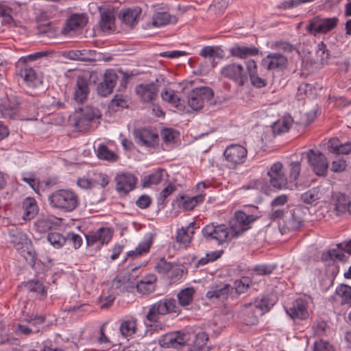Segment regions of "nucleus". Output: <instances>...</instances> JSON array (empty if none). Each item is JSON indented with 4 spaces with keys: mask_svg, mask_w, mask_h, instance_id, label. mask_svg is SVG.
<instances>
[{
    "mask_svg": "<svg viewBox=\"0 0 351 351\" xmlns=\"http://www.w3.org/2000/svg\"><path fill=\"white\" fill-rule=\"evenodd\" d=\"M313 351H335V350L328 341L319 340L315 342Z\"/></svg>",
    "mask_w": 351,
    "mask_h": 351,
    "instance_id": "obj_64",
    "label": "nucleus"
},
{
    "mask_svg": "<svg viewBox=\"0 0 351 351\" xmlns=\"http://www.w3.org/2000/svg\"><path fill=\"white\" fill-rule=\"evenodd\" d=\"M120 331L123 337H131L136 331V321L133 319L123 321L120 325Z\"/></svg>",
    "mask_w": 351,
    "mask_h": 351,
    "instance_id": "obj_48",
    "label": "nucleus"
},
{
    "mask_svg": "<svg viewBox=\"0 0 351 351\" xmlns=\"http://www.w3.org/2000/svg\"><path fill=\"white\" fill-rule=\"evenodd\" d=\"M293 123L291 116H285L281 119L274 122L271 126V130L274 135L281 134L287 132Z\"/></svg>",
    "mask_w": 351,
    "mask_h": 351,
    "instance_id": "obj_39",
    "label": "nucleus"
},
{
    "mask_svg": "<svg viewBox=\"0 0 351 351\" xmlns=\"http://www.w3.org/2000/svg\"><path fill=\"white\" fill-rule=\"evenodd\" d=\"M230 53L232 57L245 59L249 56H256L258 49L256 47H245L235 45L230 49Z\"/></svg>",
    "mask_w": 351,
    "mask_h": 351,
    "instance_id": "obj_32",
    "label": "nucleus"
},
{
    "mask_svg": "<svg viewBox=\"0 0 351 351\" xmlns=\"http://www.w3.org/2000/svg\"><path fill=\"white\" fill-rule=\"evenodd\" d=\"M199 55L204 58H223L224 51L219 46H206L202 49Z\"/></svg>",
    "mask_w": 351,
    "mask_h": 351,
    "instance_id": "obj_45",
    "label": "nucleus"
},
{
    "mask_svg": "<svg viewBox=\"0 0 351 351\" xmlns=\"http://www.w3.org/2000/svg\"><path fill=\"white\" fill-rule=\"evenodd\" d=\"M214 95L213 90L208 86L193 88L188 95L187 102L194 110L203 108L205 103L210 101Z\"/></svg>",
    "mask_w": 351,
    "mask_h": 351,
    "instance_id": "obj_7",
    "label": "nucleus"
},
{
    "mask_svg": "<svg viewBox=\"0 0 351 351\" xmlns=\"http://www.w3.org/2000/svg\"><path fill=\"white\" fill-rule=\"evenodd\" d=\"M112 238V232L108 228H100L94 232L86 235V245L92 247L96 245V250H99L104 244H108Z\"/></svg>",
    "mask_w": 351,
    "mask_h": 351,
    "instance_id": "obj_12",
    "label": "nucleus"
},
{
    "mask_svg": "<svg viewBox=\"0 0 351 351\" xmlns=\"http://www.w3.org/2000/svg\"><path fill=\"white\" fill-rule=\"evenodd\" d=\"M304 213L301 207H295L290 210V215L285 220L287 229L297 230L304 224Z\"/></svg>",
    "mask_w": 351,
    "mask_h": 351,
    "instance_id": "obj_25",
    "label": "nucleus"
},
{
    "mask_svg": "<svg viewBox=\"0 0 351 351\" xmlns=\"http://www.w3.org/2000/svg\"><path fill=\"white\" fill-rule=\"evenodd\" d=\"M135 93L141 102L149 104L157 98L158 87L154 82L140 84L135 87Z\"/></svg>",
    "mask_w": 351,
    "mask_h": 351,
    "instance_id": "obj_15",
    "label": "nucleus"
},
{
    "mask_svg": "<svg viewBox=\"0 0 351 351\" xmlns=\"http://www.w3.org/2000/svg\"><path fill=\"white\" fill-rule=\"evenodd\" d=\"M90 93V82L83 76H78L76 80L75 88L73 92V99L77 103L84 104Z\"/></svg>",
    "mask_w": 351,
    "mask_h": 351,
    "instance_id": "obj_23",
    "label": "nucleus"
},
{
    "mask_svg": "<svg viewBox=\"0 0 351 351\" xmlns=\"http://www.w3.org/2000/svg\"><path fill=\"white\" fill-rule=\"evenodd\" d=\"M116 189L119 193L128 194L132 191L136 184L137 178L131 173H121L115 178Z\"/></svg>",
    "mask_w": 351,
    "mask_h": 351,
    "instance_id": "obj_18",
    "label": "nucleus"
},
{
    "mask_svg": "<svg viewBox=\"0 0 351 351\" xmlns=\"http://www.w3.org/2000/svg\"><path fill=\"white\" fill-rule=\"evenodd\" d=\"M97 156L99 159L109 162H115L119 158L117 154L113 151L110 150L108 147L104 144H101L98 146L97 149Z\"/></svg>",
    "mask_w": 351,
    "mask_h": 351,
    "instance_id": "obj_43",
    "label": "nucleus"
},
{
    "mask_svg": "<svg viewBox=\"0 0 351 351\" xmlns=\"http://www.w3.org/2000/svg\"><path fill=\"white\" fill-rule=\"evenodd\" d=\"M221 77L228 79L239 86H243L247 81V75L242 64L230 63L223 66L220 71Z\"/></svg>",
    "mask_w": 351,
    "mask_h": 351,
    "instance_id": "obj_9",
    "label": "nucleus"
},
{
    "mask_svg": "<svg viewBox=\"0 0 351 351\" xmlns=\"http://www.w3.org/2000/svg\"><path fill=\"white\" fill-rule=\"evenodd\" d=\"M307 307V301L302 298H298L294 300L290 306H287L285 311L292 319H305L308 316Z\"/></svg>",
    "mask_w": 351,
    "mask_h": 351,
    "instance_id": "obj_17",
    "label": "nucleus"
},
{
    "mask_svg": "<svg viewBox=\"0 0 351 351\" xmlns=\"http://www.w3.org/2000/svg\"><path fill=\"white\" fill-rule=\"evenodd\" d=\"M223 253V250H217L214 252H208L204 257L201 258L198 261L199 265H205L210 262H213L219 258Z\"/></svg>",
    "mask_w": 351,
    "mask_h": 351,
    "instance_id": "obj_57",
    "label": "nucleus"
},
{
    "mask_svg": "<svg viewBox=\"0 0 351 351\" xmlns=\"http://www.w3.org/2000/svg\"><path fill=\"white\" fill-rule=\"evenodd\" d=\"M154 238L152 234L146 237L145 239L141 242L134 250L128 252V256H139L149 252L150 247L153 243Z\"/></svg>",
    "mask_w": 351,
    "mask_h": 351,
    "instance_id": "obj_37",
    "label": "nucleus"
},
{
    "mask_svg": "<svg viewBox=\"0 0 351 351\" xmlns=\"http://www.w3.org/2000/svg\"><path fill=\"white\" fill-rule=\"evenodd\" d=\"M162 169H158L153 173L145 176L142 180L143 187H149L150 185L159 184L162 179Z\"/></svg>",
    "mask_w": 351,
    "mask_h": 351,
    "instance_id": "obj_46",
    "label": "nucleus"
},
{
    "mask_svg": "<svg viewBox=\"0 0 351 351\" xmlns=\"http://www.w3.org/2000/svg\"><path fill=\"white\" fill-rule=\"evenodd\" d=\"M118 76L113 70H107L104 73V80L97 86V93L102 97L110 95L117 84Z\"/></svg>",
    "mask_w": 351,
    "mask_h": 351,
    "instance_id": "obj_20",
    "label": "nucleus"
},
{
    "mask_svg": "<svg viewBox=\"0 0 351 351\" xmlns=\"http://www.w3.org/2000/svg\"><path fill=\"white\" fill-rule=\"evenodd\" d=\"M351 202L349 197L343 193L336 195L335 208L341 213H346L350 208Z\"/></svg>",
    "mask_w": 351,
    "mask_h": 351,
    "instance_id": "obj_49",
    "label": "nucleus"
},
{
    "mask_svg": "<svg viewBox=\"0 0 351 351\" xmlns=\"http://www.w3.org/2000/svg\"><path fill=\"white\" fill-rule=\"evenodd\" d=\"M93 182L97 185H100L102 188H105L109 184L110 178L105 173H98L94 174Z\"/></svg>",
    "mask_w": 351,
    "mask_h": 351,
    "instance_id": "obj_63",
    "label": "nucleus"
},
{
    "mask_svg": "<svg viewBox=\"0 0 351 351\" xmlns=\"http://www.w3.org/2000/svg\"><path fill=\"white\" fill-rule=\"evenodd\" d=\"M51 207L64 212H71L79 204L77 195L69 189H59L52 193L48 197Z\"/></svg>",
    "mask_w": 351,
    "mask_h": 351,
    "instance_id": "obj_1",
    "label": "nucleus"
},
{
    "mask_svg": "<svg viewBox=\"0 0 351 351\" xmlns=\"http://www.w3.org/2000/svg\"><path fill=\"white\" fill-rule=\"evenodd\" d=\"M196 190L199 191V194L193 197L186 195H180L177 197V202L178 206L182 207L185 210H193L196 206L202 203L204 200L205 194L203 193V190L207 187L205 182H201L197 184Z\"/></svg>",
    "mask_w": 351,
    "mask_h": 351,
    "instance_id": "obj_13",
    "label": "nucleus"
},
{
    "mask_svg": "<svg viewBox=\"0 0 351 351\" xmlns=\"http://www.w3.org/2000/svg\"><path fill=\"white\" fill-rule=\"evenodd\" d=\"M21 180L28 184L36 193H39L40 181L34 173H23Z\"/></svg>",
    "mask_w": 351,
    "mask_h": 351,
    "instance_id": "obj_53",
    "label": "nucleus"
},
{
    "mask_svg": "<svg viewBox=\"0 0 351 351\" xmlns=\"http://www.w3.org/2000/svg\"><path fill=\"white\" fill-rule=\"evenodd\" d=\"M25 286L29 291L40 295L42 298H45L47 295V289L43 286V283L38 280H29Z\"/></svg>",
    "mask_w": 351,
    "mask_h": 351,
    "instance_id": "obj_50",
    "label": "nucleus"
},
{
    "mask_svg": "<svg viewBox=\"0 0 351 351\" xmlns=\"http://www.w3.org/2000/svg\"><path fill=\"white\" fill-rule=\"evenodd\" d=\"M133 136L137 145L148 150L156 149L159 145V135L157 130L152 128L144 127L134 129Z\"/></svg>",
    "mask_w": 351,
    "mask_h": 351,
    "instance_id": "obj_3",
    "label": "nucleus"
},
{
    "mask_svg": "<svg viewBox=\"0 0 351 351\" xmlns=\"http://www.w3.org/2000/svg\"><path fill=\"white\" fill-rule=\"evenodd\" d=\"M180 311L176 299L165 297L149 306L146 319L150 322H158L161 316L170 313H180Z\"/></svg>",
    "mask_w": 351,
    "mask_h": 351,
    "instance_id": "obj_2",
    "label": "nucleus"
},
{
    "mask_svg": "<svg viewBox=\"0 0 351 351\" xmlns=\"http://www.w3.org/2000/svg\"><path fill=\"white\" fill-rule=\"evenodd\" d=\"M25 321L32 326H38L44 324L46 321V317L44 315H27Z\"/></svg>",
    "mask_w": 351,
    "mask_h": 351,
    "instance_id": "obj_60",
    "label": "nucleus"
},
{
    "mask_svg": "<svg viewBox=\"0 0 351 351\" xmlns=\"http://www.w3.org/2000/svg\"><path fill=\"white\" fill-rule=\"evenodd\" d=\"M195 290L193 287H187L182 289L178 294L177 298L179 306L186 307L193 300Z\"/></svg>",
    "mask_w": 351,
    "mask_h": 351,
    "instance_id": "obj_42",
    "label": "nucleus"
},
{
    "mask_svg": "<svg viewBox=\"0 0 351 351\" xmlns=\"http://www.w3.org/2000/svg\"><path fill=\"white\" fill-rule=\"evenodd\" d=\"M177 18L174 15L163 10L162 8L156 10L152 16V26L159 27L169 23H174Z\"/></svg>",
    "mask_w": 351,
    "mask_h": 351,
    "instance_id": "obj_29",
    "label": "nucleus"
},
{
    "mask_svg": "<svg viewBox=\"0 0 351 351\" xmlns=\"http://www.w3.org/2000/svg\"><path fill=\"white\" fill-rule=\"evenodd\" d=\"M162 141L166 145L174 144L180 136V132L173 128H165L160 132Z\"/></svg>",
    "mask_w": 351,
    "mask_h": 351,
    "instance_id": "obj_47",
    "label": "nucleus"
},
{
    "mask_svg": "<svg viewBox=\"0 0 351 351\" xmlns=\"http://www.w3.org/2000/svg\"><path fill=\"white\" fill-rule=\"evenodd\" d=\"M174 263L167 262L165 258H160L156 265V269L158 273L169 275Z\"/></svg>",
    "mask_w": 351,
    "mask_h": 351,
    "instance_id": "obj_58",
    "label": "nucleus"
},
{
    "mask_svg": "<svg viewBox=\"0 0 351 351\" xmlns=\"http://www.w3.org/2000/svg\"><path fill=\"white\" fill-rule=\"evenodd\" d=\"M114 18L110 12H104L101 14L100 26L102 31H109L112 29Z\"/></svg>",
    "mask_w": 351,
    "mask_h": 351,
    "instance_id": "obj_51",
    "label": "nucleus"
},
{
    "mask_svg": "<svg viewBox=\"0 0 351 351\" xmlns=\"http://www.w3.org/2000/svg\"><path fill=\"white\" fill-rule=\"evenodd\" d=\"M287 58L280 53H269L262 60V65L267 70H283L287 66Z\"/></svg>",
    "mask_w": 351,
    "mask_h": 351,
    "instance_id": "obj_22",
    "label": "nucleus"
},
{
    "mask_svg": "<svg viewBox=\"0 0 351 351\" xmlns=\"http://www.w3.org/2000/svg\"><path fill=\"white\" fill-rule=\"evenodd\" d=\"M16 73L28 85L34 84L38 77L36 71L30 64H19L16 63Z\"/></svg>",
    "mask_w": 351,
    "mask_h": 351,
    "instance_id": "obj_27",
    "label": "nucleus"
},
{
    "mask_svg": "<svg viewBox=\"0 0 351 351\" xmlns=\"http://www.w3.org/2000/svg\"><path fill=\"white\" fill-rule=\"evenodd\" d=\"M247 149L238 144H232L227 147L223 152L226 160L230 168H235L237 165L243 164L247 158Z\"/></svg>",
    "mask_w": 351,
    "mask_h": 351,
    "instance_id": "obj_11",
    "label": "nucleus"
},
{
    "mask_svg": "<svg viewBox=\"0 0 351 351\" xmlns=\"http://www.w3.org/2000/svg\"><path fill=\"white\" fill-rule=\"evenodd\" d=\"M195 224V222H191L186 227H182L178 229L177 231L176 241L184 245L189 243L194 234L193 229Z\"/></svg>",
    "mask_w": 351,
    "mask_h": 351,
    "instance_id": "obj_38",
    "label": "nucleus"
},
{
    "mask_svg": "<svg viewBox=\"0 0 351 351\" xmlns=\"http://www.w3.org/2000/svg\"><path fill=\"white\" fill-rule=\"evenodd\" d=\"M131 274H119L112 281V288L116 290L117 294L130 291L134 287V279L131 278Z\"/></svg>",
    "mask_w": 351,
    "mask_h": 351,
    "instance_id": "obj_24",
    "label": "nucleus"
},
{
    "mask_svg": "<svg viewBox=\"0 0 351 351\" xmlns=\"http://www.w3.org/2000/svg\"><path fill=\"white\" fill-rule=\"evenodd\" d=\"M204 237L208 240H215L219 245H222L230 240V231L226 224L213 223L206 225L202 230Z\"/></svg>",
    "mask_w": 351,
    "mask_h": 351,
    "instance_id": "obj_8",
    "label": "nucleus"
},
{
    "mask_svg": "<svg viewBox=\"0 0 351 351\" xmlns=\"http://www.w3.org/2000/svg\"><path fill=\"white\" fill-rule=\"evenodd\" d=\"M20 104L14 97H8L0 106V112L5 119H16L19 117Z\"/></svg>",
    "mask_w": 351,
    "mask_h": 351,
    "instance_id": "obj_19",
    "label": "nucleus"
},
{
    "mask_svg": "<svg viewBox=\"0 0 351 351\" xmlns=\"http://www.w3.org/2000/svg\"><path fill=\"white\" fill-rule=\"evenodd\" d=\"M186 335L179 331L168 332L158 339L159 345L162 348L180 349L186 343Z\"/></svg>",
    "mask_w": 351,
    "mask_h": 351,
    "instance_id": "obj_14",
    "label": "nucleus"
},
{
    "mask_svg": "<svg viewBox=\"0 0 351 351\" xmlns=\"http://www.w3.org/2000/svg\"><path fill=\"white\" fill-rule=\"evenodd\" d=\"M106 323H104L98 331V335L96 337L95 342L101 346L99 351H106L110 350L113 344L110 338L106 334Z\"/></svg>",
    "mask_w": 351,
    "mask_h": 351,
    "instance_id": "obj_41",
    "label": "nucleus"
},
{
    "mask_svg": "<svg viewBox=\"0 0 351 351\" xmlns=\"http://www.w3.org/2000/svg\"><path fill=\"white\" fill-rule=\"evenodd\" d=\"M301 170L300 161L291 162L289 164V176L287 177L291 185L298 179Z\"/></svg>",
    "mask_w": 351,
    "mask_h": 351,
    "instance_id": "obj_55",
    "label": "nucleus"
},
{
    "mask_svg": "<svg viewBox=\"0 0 351 351\" xmlns=\"http://www.w3.org/2000/svg\"><path fill=\"white\" fill-rule=\"evenodd\" d=\"M9 237L10 242L14 244L18 250L23 247V244L27 241L26 234L17 228H13L9 230Z\"/></svg>",
    "mask_w": 351,
    "mask_h": 351,
    "instance_id": "obj_40",
    "label": "nucleus"
},
{
    "mask_svg": "<svg viewBox=\"0 0 351 351\" xmlns=\"http://www.w3.org/2000/svg\"><path fill=\"white\" fill-rule=\"evenodd\" d=\"M337 23L338 19L337 17L322 18L317 16L309 21L306 30L314 36L317 34H326L334 29Z\"/></svg>",
    "mask_w": 351,
    "mask_h": 351,
    "instance_id": "obj_10",
    "label": "nucleus"
},
{
    "mask_svg": "<svg viewBox=\"0 0 351 351\" xmlns=\"http://www.w3.org/2000/svg\"><path fill=\"white\" fill-rule=\"evenodd\" d=\"M249 279L247 278H242L240 280H237L234 282L235 291L237 293L241 294L247 291L249 288Z\"/></svg>",
    "mask_w": 351,
    "mask_h": 351,
    "instance_id": "obj_62",
    "label": "nucleus"
},
{
    "mask_svg": "<svg viewBox=\"0 0 351 351\" xmlns=\"http://www.w3.org/2000/svg\"><path fill=\"white\" fill-rule=\"evenodd\" d=\"M255 311L256 309L252 303L244 304L239 313V317L241 322L247 326L256 324L258 319Z\"/></svg>",
    "mask_w": 351,
    "mask_h": 351,
    "instance_id": "obj_30",
    "label": "nucleus"
},
{
    "mask_svg": "<svg viewBox=\"0 0 351 351\" xmlns=\"http://www.w3.org/2000/svg\"><path fill=\"white\" fill-rule=\"evenodd\" d=\"M257 217L247 215L243 210H237L230 221V228L232 237H238L251 228V225Z\"/></svg>",
    "mask_w": 351,
    "mask_h": 351,
    "instance_id": "obj_5",
    "label": "nucleus"
},
{
    "mask_svg": "<svg viewBox=\"0 0 351 351\" xmlns=\"http://www.w3.org/2000/svg\"><path fill=\"white\" fill-rule=\"evenodd\" d=\"M308 163L313 173L320 177H325L328 169V161L326 156L318 150L313 149L305 152Z\"/></svg>",
    "mask_w": 351,
    "mask_h": 351,
    "instance_id": "obj_4",
    "label": "nucleus"
},
{
    "mask_svg": "<svg viewBox=\"0 0 351 351\" xmlns=\"http://www.w3.org/2000/svg\"><path fill=\"white\" fill-rule=\"evenodd\" d=\"M270 185L277 190L291 188V185L286 176L283 165L280 162L274 163L267 171Z\"/></svg>",
    "mask_w": 351,
    "mask_h": 351,
    "instance_id": "obj_6",
    "label": "nucleus"
},
{
    "mask_svg": "<svg viewBox=\"0 0 351 351\" xmlns=\"http://www.w3.org/2000/svg\"><path fill=\"white\" fill-rule=\"evenodd\" d=\"M88 23V18L84 14H72L66 21L62 28V34H68L72 31L83 28Z\"/></svg>",
    "mask_w": 351,
    "mask_h": 351,
    "instance_id": "obj_21",
    "label": "nucleus"
},
{
    "mask_svg": "<svg viewBox=\"0 0 351 351\" xmlns=\"http://www.w3.org/2000/svg\"><path fill=\"white\" fill-rule=\"evenodd\" d=\"M157 278L154 274H149L134 284L137 291L143 295H149L156 289Z\"/></svg>",
    "mask_w": 351,
    "mask_h": 351,
    "instance_id": "obj_28",
    "label": "nucleus"
},
{
    "mask_svg": "<svg viewBox=\"0 0 351 351\" xmlns=\"http://www.w3.org/2000/svg\"><path fill=\"white\" fill-rule=\"evenodd\" d=\"M319 199V192L316 188H313L301 195L302 201L307 204H311Z\"/></svg>",
    "mask_w": 351,
    "mask_h": 351,
    "instance_id": "obj_56",
    "label": "nucleus"
},
{
    "mask_svg": "<svg viewBox=\"0 0 351 351\" xmlns=\"http://www.w3.org/2000/svg\"><path fill=\"white\" fill-rule=\"evenodd\" d=\"M161 97L164 101L171 104L176 108L181 106L180 98L177 94H176L175 90L171 88H164L161 92Z\"/></svg>",
    "mask_w": 351,
    "mask_h": 351,
    "instance_id": "obj_44",
    "label": "nucleus"
},
{
    "mask_svg": "<svg viewBox=\"0 0 351 351\" xmlns=\"http://www.w3.org/2000/svg\"><path fill=\"white\" fill-rule=\"evenodd\" d=\"M334 299L339 302L341 306H351V287L345 284L337 286L335 289Z\"/></svg>",
    "mask_w": 351,
    "mask_h": 351,
    "instance_id": "obj_31",
    "label": "nucleus"
},
{
    "mask_svg": "<svg viewBox=\"0 0 351 351\" xmlns=\"http://www.w3.org/2000/svg\"><path fill=\"white\" fill-rule=\"evenodd\" d=\"M47 241L55 248L59 249L66 242V237H64L59 232H51L47 235Z\"/></svg>",
    "mask_w": 351,
    "mask_h": 351,
    "instance_id": "obj_52",
    "label": "nucleus"
},
{
    "mask_svg": "<svg viewBox=\"0 0 351 351\" xmlns=\"http://www.w3.org/2000/svg\"><path fill=\"white\" fill-rule=\"evenodd\" d=\"M54 225V222L49 218H42L38 219L34 224L36 231L38 232H46L50 230Z\"/></svg>",
    "mask_w": 351,
    "mask_h": 351,
    "instance_id": "obj_54",
    "label": "nucleus"
},
{
    "mask_svg": "<svg viewBox=\"0 0 351 351\" xmlns=\"http://www.w3.org/2000/svg\"><path fill=\"white\" fill-rule=\"evenodd\" d=\"M23 215L25 221L34 219L38 213V206L36 199L33 197H26L23 202Z\"/></svg>",
    "mask_w": 351,
    "mask_h": 351,
    "instance_id": "obj_33",
    "label": "nucleus"
},
{
    "mask_svg": "<svg viewBox=\"0 0 351 351\" xmlns=\"http://www.w3.org/2000/svg\"><path fill=\"white\" fill-rule=\"evenodd\" d=\"M233 288L229 285L226 284L223 287H213L206 293V297L211 300L213 298L223 301L227 299Z\"/></svg>",
    "mask_w": 351,
    "mask_h": 351,
    "instance_id": "obj_34",
    "label": "nucleus"
},
{
    "mask_svg": "<svg viewBox=\"0 0 351 351\" xmlns=\"http://www.w3.org/2000/svg\"><path fill=\"white\" fill-rule=\"evenodd\" d=\"M98 110L90 106L80 108L75 115V126L80 130H86L90 123L97 117Z\"/></svg>",
    "mask_w": 351,
    "mask_h": 351,
    "instance_id": "obj_16",
    "label": "nucleus"
},
{
    "mask_svg": "<svg viewBox=\"0 0 351 351\" xmlns=\"http://www.w3.org/2000/svg\"><path fill=\"white\" fill-rule=\"evenodd\" d=\"M208 341V334L204 331L199 332L195 336V346L198 349L202 350L206 346Z\"/></svg>",
    "mask_w": 351,
    "mask_h": 351,
    "instance_id": "obj_61",
    "label": "nucleus"
},
{
    "mask_svg": "<svg viewBox=\"0 0 351 351\" xmlns=\"http://www.w3.org/2000/svg\"><path fill=\"white\" fill-rule=\"evenodd\" d=\"M343 247V243L337 244V249H332L326 252L322 253V261L324 262H327L328 261H344L346 258V256L344 254V250L342 249Z\"/></svg>",
    "mask_w": 351,
    "mask_h": 351,
    "instance_id": "obj_36",
    "label": "nucleus"
},
{
    "mask_svg": "<svg viewBox=\"0 0 351 351\" xmlns=\"http://www.w3.org/2000/svg\"><path fill=\"white\" fill-rule=\"evenodd\" d=\"M141 13V7L133 6L121 10L119 13V18L125 25L133 27L138 23Z\"/></svg>",
    "mask_w": 351,
    "mask_h": 351,
    "instance_id": "obj_26",
    "label": "nucleus"
},
{
    "mask_svg": "<svg viewBox=\"0 0 351 351\" xmlns=\"http://www.w3.org/2000/svg\"><path fill=\"white\" fill-rule=\"evenodd\" d=\"M95 51L94 50H71L66 54V58L72 60L91 62L95 60Z\"/></svg>",
    "mask_w": 351,
    "mask_h": 351,
    "instance_id": "obj_35",
    "label": "nucleus"
},
{
    "mask_svg": "<svg viewBox=\"0 0 351 351\" xmlns=\"http://www.w3.org/2000/svg\"><path fill=\"white\" fill-rule=\"evenodd\" d=\"M316 55L320 58V61L322 64L327 62L330 58V53L327 49V46L323 42H320L317 45Z\"/></svg>",
    "mask_w": 351,
    "mask_h": 351,
    "instance_id": "obj_59",
    "label": "nucleus"
}]
</instances>
